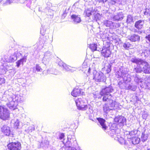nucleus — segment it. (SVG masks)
Listing matches in <instances>:
<instances>
[{
    "label": "nucleus",
    "instance_id": "f257e3e1",
    "mask_svg": "<svg viewBox=\"0 0 150 150\" xmlns=\"http://www.w3.org/2000/svg\"><path fill=\"white\" fill-rule=\"evenodd\" d=\"M63 143L65 146V150H81L74 136L68 135L67 139H64Z\"/></svg>",
    "mask_w": 150,
    "mask_h": 150
},
{
    "label": "nucleus",
    "instance_id": "f03ea898",
    "mask_svg": "<svg viewBox=\"0 0 150 150\" xmlns=\"http://www.w3.org/2000/svg\"><path fill=\"white\" fill-rule=\"evenodd\" d=\"M25 52L23 47L19 48L18 49H16L13 55L11 56L5 55L2 58L1 61L4 62H14L17 59L18 56H23V53Z\"/></svg>",
    "mask_w": 150,
    "mask_h": 150
},
{
    "label": "nucleus",
    "instance_id": "7ed1b4c3",
    "mask_svg": "<svg viewBox=\"0 0 150 150\" xmlns=\"http://www.w3.org/2000/svg\"><path fill=\"white\" fill-rule=\"evenodd\" d=\"M130 61L132 62L136 63L137 65H141L142 71L144 73L150 74V66L146 61L136 57H132Z\"/></svg>",
    "mask_w": 150,
    "mask_h": 150
},
{
    "label": "nucleus",
    "instance_id": "20e7f679",
    "mask_svg": "<svg viewBox=\"0 0 150 150\" xmlns=\"http://www.w3.org/2000/svg\"><path fill=\"white\" fill-rule=\"evenodd\" d=\"M127 69L123 66L120 67L118 71L116 72V74L117 75V78L122 77L123 80L127 82V80L129 81L131 80L130 75L127 74Z\"/></svg>",
    "mask_w": 150,
    "mask_h": 150
},
{
    "label": "nucleus",
    "instance_id": "39448f33",
    "mask_svg": "<svg viewBox=\"0 0 150 150\" xmlns=\"http://www.w3.org/2000/svg\"><path fill=\"white\" fill-rule=\"evenodd\" d=\"M87 100L84 98H78L75 101L77 109L79 110L85 111L88 109V106L86 104Z\"/></svg>",
    "mask_w": 150,
    "mask_h": 150
},
{
    "label": "nucleus",
    "instance_id": "423d86ee",
    "mask_svg": "<svg viewBox=\"0 0 150 150\" xmlns=\"http://www.w3.org/2000/svg\"><path fill=\"white\" fill-rule=\"evenodd\" d=\"M10 117V112L5 106L0 105V118L4 120H8Z\"/></svg>",
    "mask_w": 150,
    "mask_h": 150
},
{
    "label": "nucleus",
    "instance_id": "0eeeda50",
    "mask_svg": "<svg viewBox=\"0 0 150 150\" xmlns=\"http://www.w3.org/2000/svg\"><path fill=\"white\" fill-rule=\"evenodd\" d=\"M100 95L101 96L100 98L101 99L102 98L103 102H108L109 103L110 107H115V101L111 99V98L112 96L111 94H100Z\"/></svg>",
    "mask_w": 150,
    "mask_h": 150
},
{
    "label": "nucleus",
    "instance_id": "6e6552de",
    "mask_svg": "<svg viewBox=\"0 0 150 150\" xmlns=\"http://www.w3.org/2000/svg\"><path fill=\"white\" fill-rule=\"evenodd\" d=\"M93 79L97 82H105L106 77L102 72H96L95 74H94Z\"/></svg>",
    "mask_w": 150,
    "mask_h": 150
},
{
    "label": "nucleus",
    "instance_id": "1a4fd4ad",
    "mask_svg": "<svg viewBox=\"0 0 150 150\" xmlns=\"http://www.w3.org/2000/svg\"><path fill=\"white\" fill-rule=\"evenodd\" d=\"M126 118L122 115L115 116L114 119V122L120 126H123L126 124Z\"/></svg>",
    "mask_w": 150,
    "mask_h": 150
},
{
    "label": "nucleus",
    "instance_id": "9d476101",
    "mask_svg": "<svg viewBox=\"0 0 150 150\" xmlns=\"http://www.w3.org/2000/svg\"><path fill=\"white\" fill-rule=\"evenodd\" d=\"M7 146L9 150H20L21 147V143L18 141L10 143Z\"/></svg>",
    "mask_w": 150,
    "mask_h": 150
},
{
    "label": "nucleus",
    "instance_id": "9b49d317",
    "mask_svg": "<svg viewBox=\"0 0 150 150\" xmlns=\"http://www.w3.org/2000/svg\"><path fill=\"white\" fill-rule=\"evenodd\" d=\"M1 131L6 136L11 137L13 136V134L10 129V128L6 125H4L1 128Z\"/></svg>",
    "mask_w": 150,
    "mask_h": 150
},
{
    "label": "nucleus",
    "instance_id": "f8f14e48",
    "mask_svg": "<svg viewBox=\"0 0 150 150\" xmlns=\"http://www.w3.org/2000/svg\"><path fill=\"white\" fill-rule=\"evenodd\" d=\"M114 89L113 87L110 85L108 86H105L103 88L100 92V94H110V93L114 91Z\"/></svg>",
    "mask_w": 150,
    "mask_h": 150
},
{
    "label": "nucleus",
    "instance_id": "ddd939ff",
    "mask_svg": "<svg viewBox=\"0 0 150 150\" xmlns=\"http://www.w3.org/2000/svg\"><path fill=\"white\" fill-rule=\"evenodd\" d=\"M111 51L110 49V47L108 46L106 47H103L101 51L102 55L105 58H108L110 57Z\"/></svg>",
    "mask_w": 150,
    "mask_h": 150
},
{
    "label": "nucleus",
    "instance_id": "4468645a",
    "mask_svg": "<svg viewBox=\"0 0 150 150\" xmlns=\"http://www.w3.org/2000/svg\"><path fill=\"white\" fill-rule=\"evenodd\" d=\"M51 6V4L50 2H48L45 6H42L39 8V11L45 13L46 14L50 11L51 12L52 10L50 8V6Z\"/></svg>",
    "mask_w": 150,
    "mask_h": 150
},
{
    "label": "nucleus",
    "instance_id": "2eb2a0df",
    "mask_svg": "<svg viewBox=\"0 0 150 150\" xmlns=\"http://www.w3.org/2000/svg\"><path fill=\"white\" fill-rule=\"evenodd\" d=\"M124 83L125 85V88L127 89L135 91L137 89V86L131 83V81H128L127 80V82Z\"/></svg>",
    "mask_w": 150,
    "mask_h": 150
},
{
    "label": "nucleus",
    "instance_id": "dca6fc26",
    "mask_svg": "<svg viewBox=\"0 0 150 150\" xmlns=\"http://www.w3.org/2000/svg\"><path fill=\"white\" fill-rule=\"evenodd\" d=\"M128 39L132 42H138L140 40V37L137 34H132L128 36Z\"/></svg>",
    "mask_w": 150,
    "mask_h": 150
},
{
    "label": "nucleus",
    "instance_id": "f3484780",
    "mask_svg": "<svg viewBox=\"0 0 150 150\" xmlns=\"http://www.w3.org/2000/svg\"><path fill=\"white\" fill-rule=\"evenodd\" d=\"M18 104L17 102H15L11 100L8 103H7V106L9 108L10 110H14L18 109L17 108V106Z\"/></svg>",
    "mask_w": 150,
    "mask_h": 150
},
{
    "label": "nucleus",
    "instance_id": "a211bd4d",
    "mask_svg": "<svg viewBox=\"0 0 150 150\" xmlns=\"http://www.w3.org/2000/svg\"><path fill=\"white\" fill-rule=\"evenodd\" d=\"M104 25L107 27L111 28H114L118 27V25L111 21L106 20L104 22Z\"/></svg>",
    "mask_w": 150,
    "mask_h": 150
},
{
    "label": "nucleus",
    "instance_id": "6ab92c4d",
    "mask_svg": "<svg viewBox=\"0 0 150 150\" xmlns=\"http://www.w3.org/2000/svg\"><path fill=\"white\" fill-rule=\"evenodd\" d=\"M71 18L74 24L79 23L81 21L80 16L79 15L73 14L71 16Z\"/></svg>",
    "mask_w": 150,
    "mask_h": 150
},
{
    "label": "nucleus",
    "instance_id": "aec40b11",
    "mask_svg": "<svg viewBox=\"0 0 150 150\" xmlns=\"http://www.w3.org/2000/svg\"><path fill=\"white\" fill-rule=\"evenodd\" d=\"M83 92L81 91L80 89L74 88L71 93L72 96L74 97H76L80 95H83Z\"/></svg>",
    "mask_w": 150,
    "mask_h": 150
},
{
    "label": "nucleus",
    "instance_id": "412c9836",
    "mask_svg": "<svg viewBox=\"0 0 150 150\" xmlns=\"http://www.w3.org/2000/svg\"><path fill=\"white\" fill-rule=\"evenodd\" d=\"M27 56V54H25L22 58L16 62V66L17 67H19L21 64L23 65V63L25 62L26 61Z\"/></svg>",
    "mask_w": 150,
    "mask_h": 150
},
{
    "label": "nucleus",
    "instance_id": "4be33fe9",
    "mask_svg": "<svg viewBox=\"0 0 150 150\" xmlns=\"http://www.w3.org/2000/svg\"><path fill=\"white\" fill-rule=\"evenodd\" d=\"M144 22V20H140L137 21L134 24V27L137 29H141L143 27Z\"/></svg>",
    "mask_w": 150,
    "mask_h": 150
},
{
    "label": "nucleus",
    "instance_id": "5701e85b",
    "mask_svg": "<svg viewBox=\"0 0 150 150\" xmlns=\"http://www.w3.org/2000/svg\"><path fill=\"white\" fill-rule=\"evenodd\" d=\"M124 17L123 14L122 12H119L114 16L113 20L115 21H120L123 19Z\"/></svg>",
    "mask_w": 150,
    "mask_h": 150
},
{
    "label": "nucleus",
    "instance_id": "b1692460",
    "mask_svg": "<svg viewBox=\"0 0 150 150\" xmlns=\"http://www.w3.org/2000/svg\"><path fill=\"white\" fill-rule=\"evenodd\" d=\"M94 12L93 8L85 9L83 15L86 17H89L93 13H94Z\"/></svg>",
    "mask_w": 150,
    "mask_h": 150
},
{
    "label": "nucleus",
    "instance_id": "393cba45",
    "mask_svg": "<svg viewBox=\"0 0 150 150\" xmlns=\"http://www.w3.org/2000/svg\"><path fill=\"white\" fill-rule=\"evenodd\" d=\"M97 120L100 125L102 128L104 130H105L107 129V127L105 123V120L103 118L100 117L97 118Z\"/></svg>",
    "mask_w": 150,
    "mask_h": 150
},
{
    "label": "nucleus",
    "instance_id": "a878e982",
    "mask_svg": "<svg viewBox=\"0 0 150 150\" xmlns=\"http://www.w3.org/2000/svg\"><path fill=\"white\" fill-rule=\"evenodd\" d=\"M132 78L135 82L137 83L142 82V79L141 76L138 74H135L132 75Z\"/></svg>",
    "mask_w": 150,
    "mask_h": 150
},
{
    "label": "nucleus",
    "instance_id": "bb28decb",
    "mask_svg": "<svg viewBox=\"0 0 150 150\" xmlns=\"http://www.w3.org/2000/svg\"><path fill=\"white\" fill-rule=\"evenodd\" d=\"M113 107H110L109 103H105L103 106V112L106 114H107L108 112L112 110V109L111 108H113Z\"/></svg>",
    "mask_w": 150,
    "mask_h": 150
},
{
    "label": "nucleus",
    "instance_id": "cd10ccee",
    "mask_svg": "<svg viewBox=\"0 0 150 150\" xmlns=\"http://www.w3.org/2000/svg\"><path fill=\"white\" fill-rule=\"evenodd\" d=\"M52 55L50 51H47L45 52L44 54V56L43 58V60H46L47 62H49L52 58Z\"/></svg>",
    "mask_w": 150,
    "mask_h": 150
},
{
    "label": "nucleus",
    "instance_id": "c85d7f7f",
    "mask_svg": "<svg viewBox=\"0 0 150 150\" xmlns=\"http://www.w3.org/2000/svg\"><path fill=\"white\" fill-rule=\"evenodd\" d=\"M142 51V52L141 53V55L143 57H147L150 55V52L149 49H143Z\"/></svg>",
    "mask_w": 150,
    "mask_h": 150
},
{
    "label": "nucleus",
    "instance_id": "c756f323",
    "mask_svg": "<svg viewBox=\"0 0 150 150\" xmlns=\"http://www.w3.org/2000/svg\"><path fill=\"white\" fill-rule=\"evenodd\" d=\"M25 131L26 133H29L35 130V127L33 125L30 126L26 125H25Z\"/></svg>",
    "mask_w": 150,
    "mask_h": 150
},
{
    "label": "nucleus",
    "instance_id": "7c9ffc66",
    "mask_svg": "<svg viewBox=\"0 0 150 150\" xmlns=\"http://www.w3.org/2000/svg\"><path fill=\"white\" fill-rule=\"evenodd\" d=\"M140 139L137 137H132L130 139V142L134 145L138 144L140 142Z\"/></svg>",
    "mask_w": 150,
    "mask_h": 150
},
{
    "label": "nucleus",
    "instance_id": "2f4dec72",
    "mask_svg": "<svg viewBox=\"0 0 150 150\" xmlns=\"http://www.w3.org/2000/svg\"><path fill=\"white\" fill-rule=\"evenodd\" d=\"M117 124L114 122L113 123H110L109 124V126L110 127V130H113V132L115 133V132L116 131L117 129Z\"/></svg>",
    "mask_w": 150,
    "mask_h": 150
},
{
    "label": "nucleus",
    "instance_id": "473e14b6",
    "mask_svg": "<svg viewBox=\"0 0 150 150\" xmlns=\"http://www.w3.org/2000/svg\"><path fill=\"white\" fill-rule=\"evenodd\" d=\"M101 18V16L100 14L98 13H96L93 16V20L96 21L97 22L99 21Z\"/></svg>",
    "mask_w": 150,
    "mask_h": 150
},
{
    "label": "nucleus",
    "instance_id": "72a5a7b5",
    "mask_svg": "<svg viewBox=\"0 0 150 150\" xmlns=\"http://www.w3.org/2000/svg\"><path fill=\"white\" fill-rule=\"evenodd\" d=\"M33 73H35L36 71L37 72H41L42 70V69L41 68V67L40 66L39 64H36L35 67H33Z\"/></svg>",
    "mask_w": 150,
    "mask_h": 150
},
{
    "label": "nucleus",
    "instance_id": "f704fd0d",
    "mask_svg": "<svg viewBox=\"0 0 150 150\" xmlns=\"http://www.w3.org/2000/svg\"><path fill=\"white\" fill-rule=\"evenodd\" d=\"M97 44L94 43L92 44H91L89 45V48L91 50L93 51L97 50L99 51L98 50H97Z\"/></svg>",
    "mask_w": 150,
    "mask_h": 150
},
{
    "label": "nucleus",
    "instance_id": "c9c22d12",
    "mask_svg": "<svg viewBox=\"0 0 150 150\" xmlns=\"http://www.w3.org/2000/svg\"><path fill=\"white\" fill-rule=\"evenodd\" d=\"M133 22V17L130 15H128L127 17L126 22L127 24H131L132 22Z\"/></svg>",
    "mask_w": 150,
    "mask_h": 150
},
{
    "label": "nucleus",
    "instance_id": "e433bc0d",
    "mask_svg": "<svg viewBox=\"0 0 150 150\" xmlns=\"http://www.w3.org/2000/svg\"><path fill=\"white\" fill-rule=\"evenodd\" d=\"M19 96L20 95H13L11 98V99L12 100L15 102V101L17 102V103H18V100H19Z\"/></svg>",
    "mask_w": 150,
    "mask_h": 150
},
{
    "label": "nucleus",
    "instance_id": "4c0bfd02",
    "mask_svg": "<svg viewBox=\"0 0 150 150\" xmlns=\"http://www.w3.org/2000/svg\"><path fill=\"white\" fill-rule=\"evenodd\" d=\"M148 137L147 134H145L143 133H142L141 135V140L142 142H144L147 140Z\"/></svg>",
    "mask_w": 150,
    "mask_h": 150
},
{
    "label": "nucleus",
    "instance_id": "58836bf2",
    "mask_svg": "<svg viewBox=\"0 0 150 150\" xmlns=\"http://www.w3.org/2000/svg\"><path fill=\"white\" fill-rule=\"evenodd\" d=\"M111 67L108 64L104 67V69L106 71L107 74L109 73L111 71Z\"/></svg>",
    "mask_w": 150,
    "mask_h": 150
},
{
    "label": "nucleus",
    "instance_id": "ea45409f",
    "mask_svg": "<svg viewBox=\"0 0 150 150\" xmlns=\"http://www.w3.org/2000/svg\"><path fill=\"white\" fill-rule=\"evenodd\" d=\"M134 71L137 73H140L142 71V69L140 67H136L134 68Z\"/></svg>",
    "mask_w": 150,
    "mask_h": 150
},
{
    "label": "nucleus",
    "instance_id": "a19ab883",
    "mask_svg": "<svg viewBox=\"0 0 150 150\" xmlns=\"http://www.w3.org/2000/svg\"><path fill=\"white\" fill-rule=\"evenodd\" d=\"M131 44L129 42H126L124 43L123 47L126 50H127L130 47Z\"/></svg>",
    "mask_w": 150,
    "mask_h": 150
},
{
    "label": "nucleus",
    "instance_id": "79ce46f5",
    "mask_svg": "<svg viewBox=\"0 0 150 150\" xmlns=\"http://www.w3.org/2000/svg\"><path fill=\"white\" fill-rule=\"evenodd\" d=\"M63 68L65 70L67 71H69L71 70V67L65 64Z\"/></svg>",
    "mask_w": 150,
    "mask_h": 150
},
{
    "label": "nucleus",
    "instance_id": "37998d69",
    "mask_svg": "<svg viewBox=\"0 0 150 150\" xmlns=\"http://www.w3.org/2000/svg\"><path fill=\"white\" fill-rule=\"evenodd\" d=\"M31 0H26L24 3L26 4V6L28 8H30L31 7Z\"/></svg>",
    "mask_w": 150,
    "mask_h": 150
},
{
    "label": "nucleus",
    "instance_id": "c03bdc74",
    "mask_svg": "<svg viewBox=\"0 0 150 150\" xmlns=\"http://www.w3.org/2000/svg\"><path fill=\"white\" fill-rule=\"evenodd\" d=\"M108 132V134L111 137H114V136L115 135L116 136L118 135V134H118L117 133H116V131L115 132V133H114L113 132V130H110Z\"/></svg>",
    "mask_w": 150,
    "mask_h": 150
},
{
    "label": "nucleus",
    "instance_id": "a18cd8bd",
    "mask_svg": "<svg viewBox=\"0 0 150 150\" xmlns=\"http://www.w3.org/2000/svg\"><path fill=\"white\" fill-rule=\"evenodd\" d=\"M20 122L19 120L17 119L14 122V126L15 128L17 129L18 128Z\"/></svg>",
    "mask_w": 150,
    "mask_h": 150
},
{
    "label": "nucleus",
    "instance_id": "49530a36",
    "mask_svg": "<svg viewBox=\"0 0 150 150\" xmlns=\"http://www.w3.org/2000/svg\"><path fill=\"white\" fill-rule=\"evenodd\" d=\"M49 143L47 141H46V142L45 143V141H44V142H42L40 144V147L44 148V147H46V146Z\"/></svg>",
    "mask_w": 150,
    "mask_h": 150
},
{
    "label": "nucleus",
    "instance_id": "de8ad7c7",
    "mask_svg": "<svg viewBox=\"0 0 150 150\" xmlns=\"http://www.w3.org/2000/svg\"><path fill=\"white\" fill-rule=\"evenodd\" d=\"M43 74H53L52 69H48L47 71H43Z\"/></svg>",
    "mask_w": 150,
    "mask_h": 150
},
{
    "label": "nucleus",
    "instance_id": "09e8293b",
    "mask_svg": "<svg viewBox=\"0 0 150 150\" xmlns=\"http://www.w3.org/2000/svg\"><path fill=\"white\" fill-rule=\"evenodd\" d=\"M125 81H124L123 80V81H119L118 83V85L119 86V87L121 88H123V87H122V85L124 86V87H125V85L124 84L125 83Z\"/></svg>",
    "mask_w": 150,
    "mask_h": 150
},
{
    "label": "nucleus",
    "instance_id": "8fccbe9b",
    "mask_svg": "<svg viewBox=\"0 0 150 150\" xmlns=\"http://www.w3.org/2000/svg\"><path fill=\"white\" fill-rule=\"evenodd\" d=\"M145 10V11L144 12V14L150 16V8L149 9L146 8Z\"/></svg>",
    "mask_w": 150,
    "mask_h": 150
},
{
    "label": "nucleus",
    "instance_id": "3c124183",
    "mask_svg": "<svg viewBox=\"0 0 150 150\" xmlns=\"http://www.w3.org/2000/svg\"><path fill=\"white\" fill-rule=\"evenodd\" d=\"M5 81L6 80L4 78L0 77V86H1L4 83Z\"/></svg>",
    "mask_w": 150,
    "mask_h": 150
},
{
    "label": "nucleus",
    "instance_id": "603ef678",
    "mask_svg": "<svg viewBox=\"0 0 150 150\" xmlns=\"http://www.w3.org/2000/svg\"><path fill=\"white\" fill-rule=\"evenodd\" d=\"M115 63L116 62H115V59H112L111 60H110L109 63L108 64V65L112 67L113 64Z\"/></svg>",
    "mask_w": 150,
    "mask_h": 150
},
{
    "label": "nucleus",
    "instance_id": "864d4df0",
    "mask_svg": "<svg viewBox=\"0 0 150 150\" xmlns=\"http://www.w3.org/2000/svg\"><path fill=\"white\" fill-rule=\"evenodd\" d=\"M45 29L44 28V27L42 26L41 28L40 34L42 35H44L45 34Z\"/></svg>",
    "mask_w": 150,
    "mask_h": 150
},
{
    "label": "nucleus",
    "instance_id": "5fc2aeb1",
    "mask_svg": "<svg viewBox=\"0 0 150 150\" xmlns=\"http://www.w3.org/2000/svg\"><path fill=\"white\" fill-rule=\"evenodd\" d=\"M64 134L63 133H62L59 135V138L61 140H63L62 141L63 142V141L64 140V139H64Z\"/></svg>",
    "mask_w": 150,
    "mask_h": 150
},
{
    "label": "nucleus",
    "instance_id": "6e6d98bb",
    "mask_svg": "<svg viewBox=\"0 0 150 150\" xmlns=\"http://www.w3.org/2000/svg\"><path fill=\"white\" fill-rule=\"evenodd\" d=\"M82 69H81L82 71L85 72L86 70V69H88L87 66L86 65H82Z\"/></svg>",
    "mask_w": 150,
    "mask_h": 150
},
{
    "label": "nucleus",
    "instance_id": "4d7b16f0",
    "mask_svg": "<svg viewBox=\"0 0 150 150\" xmlns=\"http://www.w3.org/2000/svg\"><path fill=\"white\" fill-rule=\"evenodd\" d=\"M148 116V114L147 113L144 112L142 114V117L143 119L146 120Z\"/></svg>",
    "mask_w": 150,
    "mask_h": 150
},
{
    "label": "nucleus",
    "instance_id": "13d9d810",
    "mask_svg": "<svg viewBox=\"0 0 150 150\" xmlns=\"http://www.w3.org/2000/svg\"><path fill=\"white\" fill-rule=\"evenodd\" d=\"M65 63H64L62 61H60L58 62V64L61 67H63Z\"/></svg>",
    "mask_w": 150,
    "mask_h": 150
},
{
    "label": "nucleus",
    "instance_id": "bf43d9fd",
    "mask_svg": "<svg viewBox=\"0 0 150 150\" xmlns=\"http://www.w3.org/2000/svg\"><path fill=\"white\" fill-rule=\"evenodd\" d=\"M46 14L47 15L48 17L50 16V18H52L53 16L52 11H51V12H50V11H49V12H47V13H46Z\"/></svg>",
    "mask_w": 150,
    "mask_h": 150
},
{
    "label": "nucleus",
    "instance_id": "052dcab7",
    "mask_svg": "<svg viewBox=\"0 0 150 150\" xmlns=\"http://www.w3.org/2000/svg\"><path fill=\"white\" fill-rule=\"evenodd\" d=\"M137 133V132L135 131H132L129 132V134L131 136L135 135Z\"/></svg>",
    "mask_w": 150,
    "mask_h": 150
},
{
    "label": "nucleus",
    "instance_id": "680f3d73",
    "mask_svg": "<svg viewBox=\"0 0 150 150\" xmlns=\"http://www.w3.org/2000/svg\"><path fill=\"white\" fill-rule=\"evenodd\" d=\"M148 83L147 84V88L149 89L150 88V77L148 78Z\"/></svg>",
    "mask_w": 150,
    "mask_h": 150
},
{
    "label": "nucleus",
    "instance_id": "e2e57ef3",
    "mask_svg": "<svg viewBox=\"0 0 150 150\" xmlns=\"http://www.w3.org/2000/svg\"><path fill=\"white\" fill-rule=\"evenodd\" d=\"M24 99L22 96H19V100H18V102L20 103H23L24 101Z\"/></svg>",
    "mask_w": 150,
    "mask_h": 150
},
{
    "label": "nucleus",
    "instance_id": "0e129e2a",
    "mask_svg": "<svg viewBox=\"0 0 150 150\" xmlns=\"http://www.w3.org/2000/svg\"><path fill=\"white\" fill-rule=\"evenodd\" d=\"M3 68L2 69V72L4 74L6 73V71H8V70L5 67L2 66Z\"/></svg>",
    "mask_w": 150,
    "mask_h": 150
},
{
    "label": "nucleus",
    "instance_id": "69168bd1",
    "mask_svg": "<svg viewBox=\"0 0 150 150\" xmlns=\"http://www.w3.org/2000/svg\"><path fill=\"white\" fill-rule=\"evenodd\" d=\"M145 39L150 42V34L146 35L145 37Z\"/></svg>",
    "mask_w": 150,
    "mask_h": 150
},
{
    "label": "nucleus",
    "instance_id": "338daca9",
    "mask_svg": "<svg viewBox=\"0 0 150 150\" xmlns=\"http://www.w3.org/2000/svg\"><path fill=\"white\" fill-rule=\"evenodd\" d=\"M12 3V0H7L6 2V5H8L10 4L11 3Z\"/></svg>",
    "mask_w": 150,
    "mask_h": 150
},
{
    "label": "nucleus",
    "instance_id": "774afa93",
    "mask_svg": "<svg viewBox=\"0 0 150 150\" xmlns=\"http://www.w3.org/2000/svg\"><path fill=\"white\" fill-rule=\"evenodd\" d=\"M114 3L118 2H121L122 0H111Z\"/></svg>",
    "mask_w": 150,
    "mask_h": 150
}]
</instances>
